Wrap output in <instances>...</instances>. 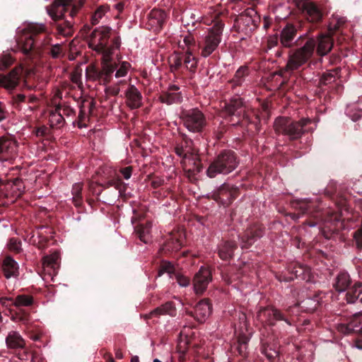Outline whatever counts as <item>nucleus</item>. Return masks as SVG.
Returning a JSON list of instances; mask_svg holds the SVG:
<instances>
[{
  "instance_id": "1",
  "label": "nucleus",
  "mask_w": 362,
  "mask_h": 362,
  "mask_svg": "<svg viewBox=\"0 0 362 362\" xmlns=\"http://www.w3.org/2000/svg\"><path fill=\"white\" fill-rule=\"evenodd\" d=\"M316 46L317 54L322 57L331 51L333 42L328 35H321L316 39L309 38L302 47L290 55L286 69L292 71L304 64L314 53Z\"/></svg>"
},
{
  "instance_id": "2",
  "label": "nucleus",
  "mask_w": 362,
  "mask_h": 362,
  "mask_svg": "<svg viewBox=\"0 0 362 362\" xmlns=\"http://www.w3.org/2000/svg\"><path fill=\"white\" fill-rule=\"evenodd\" d=\"M83 6L82 0H54L49 11V15L54 21L64 20L57 24L56 28L59 35L64 37H70L73 35V24L66 19V16L74 18Z\"/></svg>"
},
{
  "instance_id": "3",
  "label": "nucleus",
  "mask_w": 362,
  "mask_h": 362,
  "mask_svg": "<svg viewBox=\"0 0 362 362\" xmlns=\"http://www.w3.org/2000/svg\"><path fill=\"white\" fill-rule=\"evenodd\" d=\"M26 33L18 41V45L25 56L29 58L41 54L44 46L48 44L47 35L42 25L30 24Z\"/></svg>"
},
{
  "instance_id": "4",
  "label": "nucleus",
  "mask_w": 362,
  "mask_h": 362,
  "mask_svg": "<svg viewBox=\"0 0 362 362\" xmlns=\"http://www.w3.org/2000/svg\"><path fill=\"white\" fill-rule=\"evenodd\" d=\"M275 132L288 136L290 139H297L304 133L313 132L316 124L309 118H303L298 122H293L286 117L277 118L274 124Z\"/></svg>"
},
{
  "instance_id": "5",
  "label": "nucleus",
  "mask_w": 362,
  "mask_h": 362,
  "mask_svg": "<svg viewBox=\"0 0 362 362\" xmlns=\"http://www.w3.org/2000/svg\"><path fill=\"white\" fill-rule=\"evenodd\" d=\"M213 22V27L209 29L207 34L199 42L202 55L204 57L209 56L218 47L225 25L219 16H216Z\"/></svg>"
},
{
  "instance_id": "6",
  "label": "nucleus",
  "mask_w": 362,
  "mask_h": 362,
  "mask_svg": "<svg viewBox=\"0 0 362 362\" xmlns=\"http://www.w3.org/2000/svg\"><path fill=\"white\" fill-rule=\"evenodd\" d=\"M180 118L187 130L193 133H202L207 124L205 115L198 108L182 110Z\"/></svg>"
},
{
  "instance_id": "7",
  "label": "nucleus",
  "mask_w": 362,
  "mask_h": 362,
  "mask_svg": "<svg viewBox=\"0 0 362 362\" xmlns=\"http://www.w3.org/2000/svg\"><path fill=\"white\" fill-rule=\"evenodd\" d=\"M111 29L99 27L93 30L88 37V46L97 52L104 54L103 57L110 58V51L107 47Z\"/></svg>"
},
{
  "instance_id": "8",
  "label": "nucleus",
  "mask_w": 362,
  "mask_h": 362,
  "mask_svg": "<svg viewBox=\"0 0 362 362\" xmlns=\"http://www.w3.org/2000/svg\"><path fill=\"white\" fill-rule=\"evenodd\" d=\"M168 63L170 71L173 74L178 73L182 67L194 73L197 66V60L189 49L185 53L175 52L169 57Z\"/></svg>"
},
{
  "instance_id": "9",
  "label": "nucleus",
  "mask_w": 362,
  "mask_h": 362,
  "mask_svg": "<svg viewBox=\"0 0 362 362\" xmlns=\"http://www.w3.org/2000/svg\"><path fill=\"white\" fill-rule=\"evenodd\" d=\"M34 303L33 297L30 295L21 294L15 298V308L12 314V320L23 325H27L31 321L29 306Z\"/></svg>"
},
{
  "instance_id": "10",
  "label": "nucleus",
  "mask_w": 362,
  "mask_h": 362,
  "mask_svg": "<svg viewBox=\"0 0 362 362\" xmlns=\"http://www.w3.org/2000/svg\"><path fill=\"white\" fill-rule=\"evenodd\" d=\"M117 67V64L112 62L110 58L103 57L102 68L99 69L89 66L86 69V75L89 79L107 84L110 82L112 74Z\"/></svg>"
},
{
  "instance_id": "11",
  "label": "nucleus",
  "mask_w": 362,
  "mask_h": 362,
  "mask_svg": "<svg viewBox=\"0 0 362 362\" xmlns=\"http://www.w3.org/2000/svg\"><path fill=\"white\" fill-rule=\"evenodd\" d=\"M260 21L259 16L252 8H246L234 20V28L238 32L247 34L254 30Z\"/></svg>"
},
{
  "instance_id": "12",
  "label": "nucleus",
  "mask_w": 362,
  "mask_h": 362,
  "mask_svg": "<svg viewBox=\"0 0 362 362\" xmlns=\"http://www.w3.org/2000/svg\"><path fill=\"white\" fill-rule=\"evenodd\" d=\"M107 170V181H105L103 183L97 184L91 182L89 185L90 191L93 193H95V187L98 185L101 186L104 189L109 188L110 187H114L116 190L118 191V197L122 196V194L125 192L127 189L126 185L122 182L119 176L117 175V172L115 170H112L110 168H106Z\"/></svg>"
},
{
  "instance_id": "13",
  "label": "nucleus",
  "mask_w": 362,
  "mask_h": 362,
  "mask_svg": "<svg viewBox=\"0 0 362 362\" xmlns=\"http://www.w3.org/2000/svg\"><path fill=\"white\" fill-rule=\"evenodd\" d=\"M212 281V273L209 267L202 266L194 274L192 284L196 295H202Z\"/></svg>"
},
{
  "instance_id": "14",
  "label": "nucleus",
  "mask_w": 362,
  "mask_h": 362,
  "mask_svg": "<svg viewBox=\"0 0 362 362\" xmlns=\"http://www.w3.org/2000/svg\"><path fill=\"white\" fill-rule=\"evenodd\" d=\"M296 6L310 22H318L322 18L319 7L312 0H296Z\"/></svg>"
},
{
  "instance_id": "15",
  "label": "nucleus",
  "mask_w": 362,
  "mask_h": 362,
  "mask_svg": "<svg viewBox=\"0 0 362 362\" xmlns=\"http://www.w3.org/2000/svg\"><path fill=\"white\" fill-rule=\"evenodd\" d=\"M337 329L344 334L352 332L362 334V315L356 312L347 319V322L337 324Z\"/></svg>"
},
{
  "instance_id": "16",
  "label": "nucleus",
  "mask_w": 362,
  "mask_h": 362,
  "mask_svg": "<svg viewBox=\"0 0 362 362\" xmlns=\"http://www.w3.org/2000/svg\"><path fill=\"white\" fill-rule=\"evenodd\" d=\"M187 314L202 323L211 313V305L208 299L201 300L196 304L193 310H187Z\"/></svg>"
},
{
  "instance_id": "17",
  "label": "nucleus",
  "mask_w": 362,
  "mask_h": 362,
  "mask_svg": "<svg viewBox=\"0 0 362 362\" xmlns=\"http://www.w3.org/2000/svg\"><path fill=\"white\" fill-rule=\"evenodd\" d=\"M0 269L6 279H17L19 276L18 262L9 255H6L0 260Z\"/></svg>"
},
{
  "instance_id": "18",
  "label": "nucleus",
  "mask_w": 362,
  "mask_h": 362,
  "mask_svg": "<svg viewBox=\"0 0 362 362\" xmlns=\"http://www.w3.org/2000/svg\"><path fill=\"white\" fill-rule=\"evenodd\" d=\"M161 103L167 105L180 103L182 100L180 87L177 85H170L166 90H163L159 96Z\"/></svg>"
},
{
  "instance_id": "19",
  "label": "nucleus",
  "mask_w": 362,
  "mask_h": 362,
  "mask_svg": "<svg viewBox=\"0 0 362 362\" xmlns=\"http://www.w3.org/2000/svg\"><path fill=\"white\" fill-rule=\"evenodd\" d=\"M257 317L262 322H265L269 325H274L276 320H284L290 325L281 312L274 308L268 307L261 309L258 313Z\"/></svg>"
},
{
  "instance_id": "20",
  "label": "nucleus",
  "mask_w": 362,
  "mask_h": 362,
  "mask_svg": "<svg viewBox=\"0 0 362 362\" xmlns=\"http://www.w3.org/2000/svg\"><path fill=\"white\" fill-rule=\"evenodd\" d=\"M134 215L132 217V223L134 226V232L141 241L147 243L149 240L148 234L150 232L151 224L147 223L144 225L142 223L136 224L142 218L143 216L138 214L136 210H134Z\"/></svg>"
},
{
  "instance_id": "21",
  "label": "nucleus",
  "mask_w": 362,
  "mask_h": 362,
  "mask_svg": "<svg viewBox=\"0 0 362 362\" xmlns=\"http://www.w3.org/2000/svg\"><path fill=\"white\" fill-rule=\"evenodd\" d=\"M226 169V150L221 151L217 158L210 164L206 173L210 177H215L217 175L224 173Z\"/></svg>"
},
{
  "instance_id": "22",
  "label": "nucleus",
  "mask_w": 362,
  "mask_h": 362,
  "mask_svg": "<svg viewBox=\"0 0 362 362\" xmlns=\"http://www.w3.org/2000/svg\"><path fill=\"white\" fill-rule=\"evenodd\" d=\"M21 69L14 68L7 75L0 74V88L14 89L21 80Z\"/></svg>"
},
{
  "instance_id": "23",
  "label": "nucleus",
  "mask_w": 362,
  "mask_h": 362,
  "mask_svg": "<svg viewBox=\"0 0 362 362\" xmlns=\"http://www.w3.org/2000/svg\"><path fill=\"white\" fill-rule=\"evenodd\" d=\"M16 142L8 136H0V158L8 160L12 158L16 151Z\"/></svg>"
},
{
  "instance_id": "24",
  "label": "nucleus",
  "mask_w": 362,
  "mask_h": 362,
  "mask_svg": "<svg viewBox=\"0 0 362 362\" xmlns=\"http://www.w3.org/2000/svg\"><path fill=\"white\" fill-rule=\"evenodd\" d=\"M127 105L131 109H137L142 105V95L140 91L134 86L130 85L125 92Z\"/></svg>"
},
{
  "instance_id": "25",
  "label": "nucleus",
  "mask_w": 362,
  "mask_h": 362,
  "mask_svg": "<svg viewBox=\"0 0 362 362\" xmlns=\"http://www.w3.org/2000/svg\"><path fill=\"white\" fill-rule=\"evenodd\" d=\"M296 28L292 25H287L281 32L280 42L283 47H291L296 42Z\"/></svg>"
},
{
  "instance_id": "26",
  "label": "nucleus",
  "mask_w": 362,
  "mask_h": 362,
  "mask_svg": "<svg viewBox=\"0 0 362 362\" xmlns=\"http://www.w3.org/2000/svg\"><path fill=\"white\" fill-rule=\"evenodd\" d=\"M219 107L217 109L219 111V117H221L223 119L220 121L219 126L217 129L215 131V138L218 141L224 143V135L226 132V126L224 122V119L226 117V100H221L219 104Z\"/></svg>"
},
{
  "instance_id": "27",
  "label": "nucleus",
  "mask_w": 362,
  "mask_h": 362,
  "mask_svg": "<svg viewBox=\"0 0 362 362\" xmlns=\"http://www.w3.org/2000/svg\"><path fill=\"white\" fill-rule=\"evenodd\" d=\"M6 344L10 349H21L25 346V341L16 331H11L6 337Z\"/></svg>"
},
{
  "instance_id": "28",
  "label": "nucleus",
  "mask_w": 362,
  "mask_h": 362,
  "mask_svg": "<svg viewBox=\"0 0 362 362\" xmlns=\"http://www.w3.org/2000/svg\"><path fill=\"white\" fill-rule=\"evenodd\" d=\"M166 18L165 11L160 9H153L149 13V25L155 28L156 30L162 29Z\"/></svg>"
},
{
  "instance_id": "29",
  "label": "nucleus",
  "mask_w": 362,
  "mask_h": 362,
  "mask_svg": "<svg viewBox=\"0 0 362 362\" xmlns=\"http://www.w3.org/2000/svg\"><path fill=\"white\" fill-rule=\"evenodd\" d=\"M177 313V309L175 303L173 301H168L160 306L157 307L151 312V315H168L171 317H175Z\"/></svg>"
},
{
  "instance_id": "30",
  "label": "nucleus",
  "mask_w": 362,
  "mask_h": 362,
  "mask_svg": "<svg viewBox=\"0 0 362 362\" xmlns=\"http://www.w3.org/2000/svg\"><path fill=\"white\" fill-rule=\"evenodd\" d=\"M347 303H360L362 305V284H355L346 295Z\"/></svg>"
},
{
  "instance_id": "31",
  "label": "nucleus",
  "mask_w": 362,
  "mask_h": 362,
  "mask_svg": "<svg viewBox=\"0 0 362 362\" xmlns=\"http://www.w3.org/2000/svg\"><path fill=\"white\" fill-rule=\"evenodd\" d=\"M351 284L350 276L346 272H341L336 278L334 284L335 290L339 293L344 292Z\"/></svg>"
},
{
  "instance_id": "32",
  "label": "nucleus",
  "mask_w": 362,
  "mask_h": 362,
  "mask_svg": "<svg viewBox=\"0 0 362 362\" xmlns=\"http://www.w3.org/2000/svg\"><path fill=\"white\" fill-rule=\"evenodd\" d=\"M182 247L180 240L170 236L160 249V253L167 254L172 252L178 251Z\"/></svg>"
},
{
  "instance_id": "33",
  "label": "nucleus",
  "mask_w": 362,
  "mask_h": 362,
  "mask_svg": "<svg viewBox=\"0 0 362 362\" xmlns=\"http://www.w3.org/2000/svg\"><path fill=\"white\" fill-rule=\"evenodd\" d=\"M192 144L193 141L192 139L187 138V136L184 137L182 142L175 146V153L180 157L187 158L188 153L192 154L191 148Z\"/></svg>"
},
{
  "instance_id": "34",
  "label": "nucleus",
  "mask_w": 362,
  "mask_h": 362,
  "mask_svg": "<svg viewBox=\"0 0 362 362\" xmlns=\"http://www.w3.org/2000/svg\"><path fill=\"white\" fill-rule=\"evenodd\" d=\"M83 184L81 182L75 183L72 186L71 194H72V203L77 208H80L83 206V198L82 195Z\"/></svg>"
},
{
  "instance_id": "35",
  "label": "nucleus",
  "mask_w": 362,
  "mask_h": 362,
  "mask_svg": "<svg viewBox=\"0 0 362 362\" xmlns=\"http://www.w3.org/2000/svg\"><path fill=\"white\" fill-rule=\"evenodd\" d=\"M320 303V298L318 296H316L313 298H307L304 299L300 302V306L305 311L313 312L317 308Z\"/></svg>"
},
{
  "instance_id": "36",
  "label": "nucleus",
  "mask_w": 362,
  "mask_h": 362,
  "mask_svg": "<svg viewBox=\"0 0 362 362\" xmlns=\"http://www.w3.org/2000/svg\"><path fill=\"white\" fill-rule=\"evenodd\" d=\"M261 236V231H253L252 230H247L242 238L243 247L248 248L255 242L257 238H260Z\"/></svg>"
},
{
  "instance_id": "37",
  "label": "nucleus",
  "mask_w": 362,
  "mask_h": 362,
  "mask_svg": "<svg viewBox=\"0 0 362 362\" xmlns=\"http://www.w3.org/2000/svg\"><path fill=\"white\" fill-rule=\"evenodd\" d=\"M110 6L107 4L100 5L94 11L91 16L90 21L93 25L98 24L100 20L109 11Z\"/></svg>"
},
{
  "instance_id": "38",
  "label": "nucleus",
  "mask_w": 362,
  "mask_h": 362,
  "mask_svg": "<svg viewBox=\"0 0 362 362\" xmlns=\"http://www.w3.org/2000/svg\"><path fill=\"white\" fill-rule=\"evenodd\" d=\"M309 269L306 266L301 264L295 265L291 271L292 276L288 279H285V281H291L293 280L294 278L304 279V276L306 274H309Z\"/></svg>"
},
{
  "instance_id": "39",
  "label": "nucleus",
  "mask_w": 362,
  "mask_h": 362,
  "mask_svg": "<svg viewBox=\"0 0 362 362\" xmlns=\"http://www.w3.org/2000/svg\"><path fill=\"white\" fill-rule=\"evenodd\" d=\"M226 194V183L224 182L218 189L213 192L212 198L218 204L225 207V196Z\"/></svg>"
},
{
  "instance_id": "40",
  "label": "nucleus",
  "mask_w": 362,
  "mask_h": 362,
  "mask_svg": "<svg viewBox=\"0 0 362 362\" xmlns=\"http://www.w3.org/2000/svg\"><path fill=\"white\" fill-rule=\"evenodd\" d=\"M164 273H168L171 278L176 273L174 265L168 261H162L158 272V276H162Z\"/></svg>"
},
{
  "instance_id": "41",
  "label": "nucleus",
  "mask_w": 362,
  "mask_h": 362,
  "mask_svg": "<svg viewBox=\"0 0 362 362\" xmlns=\"http://www.w3.org/2000/svg\"><path fill=\"white\" fill-rule=\"evenodd\" d=\"M339 71L337 69H332L324 73L320 78V83L327 85L334 82L338 77Z\"/></svg>"
},
{
  "instance_id": "42",
  "label": "nucleus",
  "mask_w": 362,
  "mask_h": 362,
  "mask_svg": "<svg viewBox=\"0 0 362 362\" xmlns=\"http://www.w3.org/2000/svg\"><path fill=\"white\" fill-rule=\"evenodd\" d=\"M59 255L57 253L50 255L45 256L42 259V264L44 267H51L54 269L55 266L57 264Z\"/></svg>"
},
{
  "instance_id": "43",
  "label": "nucleus",
  "mask_w": 362,
  "mask_h": 362,
  "mask_svg": "<svg viewBox=\"0 0 362 362\" xmlns=\"http://www.w3.org/2000/svg\"><path fill=\"white\" fill-rule=\"evenodd\" d=\"M64 121L63 115H61L59 112L55 111L50 115L49 122L52 127H60L63 126Z\"/></svg>"
},
{
  "instance_id": "44",
  "label": "nucleus",
  "mask_w": 362,
  "mask_h": 362,
  "mask_svg": "<svg viewBox=\"0 0 362 362\" xmlns=\"http://www.w3.org/2000/svg\"><path fill=\"white\" fill-rule=\"evenodd\" d=\"M13 62V59L9 54L0 55V70L4 71L10 67Z\"/></svg>"
},
{
  "instance_id": "45",
  "label": "nucleus",
  "mask_w": 362,
  "mask_h": 362,
  "mask_svg": "<svg viewBox=\"0 0 362 362\" xmlns=\"http://www.w3.org/2000/svg\"><path fill=\"white\" fill-rule=\"evenodd\" d=\"M8 248L10 251L15 253H20L21 249V241L16 238H11L9 239L7 244Z\"/></svg>"
},
{
  "instance_id": "46",
  "label": "nucleus",
  "mask_w": 362,
  "mask_h": 362,
  "mask_svg": "<svg viewBox=\"0 0 362 362\" xmlns=\"http://www.w3.org/2000/svg\"><path fill=\"white\" fill-rule=\"evenodd\" d=\"M23 355H26L28 357H30V362H46L45 358H43L39 353L37 351H32L30 353L24 352L23 354H22L19 358L21 360H23Z\"/></svg>"
},
{
  "instance_id": "47",
  "label": "nucleus",
  "mask_w": 362,
  "mask_h": 362,
  "mask_svg": "<svg viewBox=\"0 0 362 362\" xmlns=\"http://www.w3.org/2000/svg\"><path fill=\"white\" fill-rule=\"evenodd\" d=\"M55 111L59 112L61 115H63V117L64 116L69 117L71 115H75V114H76V112L73 108H71V107H69L68 105H59L58 106H57Z\"/></svg>"
},
{
  "instance_id": "48",
  "label": "nucleus",
  "mask_w": 362,
  "mask_h": 362,
  "mask_svg": "<svg viewBox=\"0 0 362 362\" xmlns=\"http://www.w3.org/2000/svg\"><path fill=\"white\" fill-rule=\"evenodd\" d=\"M0 303L4 307L10 310L11 315H12L15 308V298L2 297L0 298Z\"/></svg>"
},
{
  "instance_id": "49",
  "label": "nucleus",
  "mask_w": 362,
  "mask_h": 362,
  "mask_svg": "<svg viewBox=\"0 0 362 362\" xmlns=\"http://www.w3.org/2000/svg\"><path fill=\"white\" fill-rule=\"evenodd\" d=\"M228 173L233 170L238 165L236 158L233 151H228Z\"/></svg>"
},
{
  "instance_id": "50",
  "label": "nucleus",
  "mask_w": 362,
  "mask_h": 362,
  "mask_svg": "<svg viewBox=\"0 0 362 362\" xmlns=\"http://www.w3.org/2000/svg\"><path fill=\"white\" fill-rule=\"evenodd\" d=\"M247 72V68L244 66L240 67L235 74V78L233 80V83L235 85H239L242 83L244 76H245Z\"/></svg>"
},
{
  "instance_id": "51",
  "label": "nucleus",
  "mask_w": 362,
  "mask_h": 362,
  "mask_svg": "<svg viewBox=\"0 0 362 362\" xmlns=\"http://www.w3.org/2000/svg\"><path fill=\"white\" fill-rule=\"evenodd\" d=\"M86 118V112L84 110V102L80 105L79 114L78 116V127L79 128L85 127L86 125L85 124V120Z\"/></svg>"
},
{
  "instance_id": "52",
  "label": "nucleus",
  "mask_w": 362,
  "mask_h": 362,
  "mask_svg": "<svg viewBox=\"0 0 362 362\" xmlns=\"http://www.w3.org/2000/svg\"><path fill=\"white\" fill-rule=\"evenodd\" d=\"M346 114L352 121L356 122L362 117V110H354L349 107L346 110Z\"/></svg>"
},
{
  "instance_id": "53",
  "label": "nucleus",
  "mask_w": 362,
  "mask_h": 362,
  "mask_svg": "<svg viewBox=\"0 0 362 362\" xmlns=\"http://www.w3.org/2000/svg\"><path fill=\"white\" fill-rule=\"evenodd\" d=\"M174 276L180 286L186 287L190 284V279L186 276L181 274L180 273L176 272Z\"/></svg>"
},
{
  "instance_id": "54",
  "label": "nucleus",
  "mask_w": 362,
  "mask_h": 362,
  "mask_svg": "<svg viewBox=\"0 0 362 362\" xmlns=\"http://www.w3.org/2000/svg\"><path fill=\"white\" fill-rule=\"evenodd\" d=\"M262 353L269 360L273 361L278 357L279 353L277 351L268 347H263Z\"/></svg>"
},
{
  "instance_id": "55",
  "label": "nucleus",
  "mask_w": 362,
  "mask_h": 362,
  "mask_svg": "<svg viewBox=\"0 0 362 362\" xmlns=\"http://www.w3.org/2000/svg\"><path fill=\"white\" fill-rule=\"evenodd\" d=\"M12 101L16 108L21 110V104L26 102V96L24 94H16L13 96Z\"/></svg>"
},
{
  "instance_id": "56",
  "label": "nucleus",
  "mask_w": 362,
  "mask_h": 362,
  "mask_svg": "<svg viewBox=\"0 0 362 362\" xmlns=\"http://www.w3.org/2000/svg\"><path fill=\"white\" fill-rule=\"evenodd\" d=\"M130 67L129 63L123 62L120 67L116 71L115 77L120 78L127 75V71Z\"/></svg>"
},
{
  "instance_id": "57",
  "label": "nucleus",
  "mask_w": 362,
  "mask_h": 362,
  "mask_svg": "<svg viewBox=\"0 0 362 362\" xmlns=\"http://www.w3.org/2000/svg\"><path fill=\"white\" fill-rule=\"evenodd\" d=\"M62 52V45L59 44H57L53 45L50 49V54L54 59H57L61 57Z\"/></svg>"
},
{
  "instance_id": "58",
  "label": "nucleus",
  "mask_w": 362,
  "mask_h": 362,
  "mask_svg": "<svg viewBox=\"0 0 362 362\" xmlns=\"http://www.w3.org/2000/svg\"><path fill=\"white\" fill-rule=\"evenodd\" d=\"M13 185L16 187V189L19 192V195H22L25 192V185L23 182L22 179L21 178H15L13 180Z\"/></svg>"
},
{
  "instance_id": "59",
  "label": "nucleus",
  "mask_w": 362,
  "mask_h": 362,
  "mask_svg": "<svg viewBox=\"0 0 362 362\" xmlns=\"http://www.w3.org/2000/svg\"><path fill=\"white\" fill-rule=\"evenodd\" d=\"M314 203L311 202L310 199H306L301 203L300 208L302 209L303 213H307L311 211L312 208H314Z\"/></svg>"
},
{
  "instance_id": "60",
  "label": "nucleus",
  "mask_w": 362,
  "mask_h": 362,
  "mask_svg": "<svg viewBox=\"0 0 362 362\" xmlns=\"http://www.w3.org/2000/svg\"><path fill=\"white\" fill-rule=\"evenodd\" d=\"M133 168L132 166H127L125 168H122L119 170L120 174L123 176V177L126 180H129L132 174Z\"/></svg>"
},
{
  "instance_id": "61",
  "label": "nucleus",
  "mask_w": 362,
  "mask_h": 362,
  "mask_svg": "<svg viewBox=\"0 0 362 362\" xmlns=\"http://www.w3.org/2000/svg\"><path fill=\"white\" fill-rule=\"evenodd\" d=\"M120 89L117 85H114L112 86H109L105 89V93L107 94L116 96L119 93Z\"/></svg>"
},
{
  "instance_id": "62",
  "label": "nucleus",
  "mask_w": 362,
  "mask_h": 362,
  "mask_svg": "<svg viewBox=\"0 0 362 362\" xmlns=\"http://www.w3.org/2000/svg\"><path fill=\"white\" fill-rule=\"evenodd\" d=\"M334 19L329 25V30H337L341 24H343L345 22V20L343 18H340L337 20V23H334Z\"/></svg>"
},
{
  "instance_id": "63",
  "label": "nucleus",
  "mask_w": 362,
  "mask_h": 362,
  "mask_svg": "<svg viewBox=\"0 0 362 362\" xmlns=\"http://www.w3.org/2000/svg\"><path fill=\"white\" fill-rule=\"evenodd\" d=\"M279 37L276 35L269 36L267 40L268 47L271 49L272 47L276 46L278 43Z\"/></svg>"
},
{
  "instance_id": "64",
  "label": "nucleus",
  "mask_w": 362,
  "mask_h": 362,
  "mask_svg": "<svg viewBox=\"0 0 362 362\" xmlns=\"http://www.w3.org/2000/svg\"><path fill=\"white\" fill-rule=\"evenodd\" d=\"M163 183H164V180L163 179H162V178H160L159 177H156L151 181V186H152L153 188L157 189L159 187H160L161 185H163Z\"/></svg>"
}]
</instances>
